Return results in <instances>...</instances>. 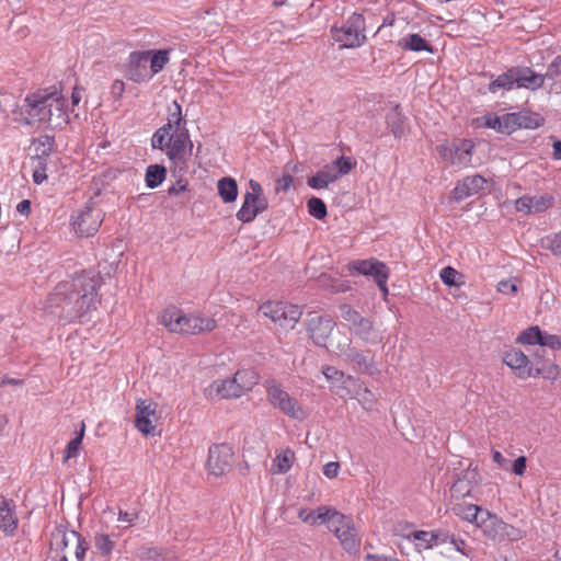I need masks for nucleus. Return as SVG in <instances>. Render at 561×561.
I'll list each match as a JSON object with an SVG mask.
<instances>
[{"instance_id":"42","label":"nucleus","mask_w":561,"mask_h":561,"mask_svg":"<svg viewBox=\"0 0 561 561\" xmlns=\"http://www.w3.org/2000/svg\"><path fill=\"white\" fill-rule=\"evenodd\" d=\"M136 557L142 561H164L163 549L157 547H140Z\"/></svg>"},{"instance_id":"62","label":"nucleus","mask_w":561,"mask_h":561,"mask_svg":"<svg viewBox=\"0 0 561 561\" xmlns=\"http://www.w3.org/2000/svg\"><path fill=\"white\" fill-rule=\"evenodd\" d=\"M36 169L33 172V181L35 184H42L46 179V167L42 165L41 161H36Z\"/></svg>"},{"instance_id":"41","label":"nucleus","mask_w":561,"mask_h":561,"mask_svg":"<svg viewBox=\"0 0 561 561\" xmlns=\"http://www.w3.org/2000/svg\"><path fill=\"white\" fill-rule=\"evenodd\" d=\"M294 459L295 453L289 448L278 454L274 460L277 467L275 472L286 473L287 471H289L293 466Z\"/></svg>"},{"instance_id":"16","label":"nucleus","mask_w":561,"mask_h":561,"mask_svg":"<svg viewBox=\"0 0 561 561\" xmlns=\"http://www.w3.org/2000/svg\"><path fill=\"white\" fill-rule=\"evenodd\" d=\"M101 222L100 213L91 207H87L78 214L72 222V227L80 237H91L98 232Z\"/></svg>"},{"instance_id":"58","label":"nucleus","mask_w":561,"mask_h":561,"mask_svg":"<svg viewBox=\"0 0 561 561\" xmlns=\"http://www.w3.org/2000/svg\"><path fill=\"white\" fill-rule=\"evenodd\" d=\"M188 191V182L186 180H183L182 178H180L175 184L171 185L169 188H168V194L170 196H178L180 195L181 193H184Z\"/></svg>"},{"instance_id":"29","label":"nucleus","mask_w":561,"mask_h":561,"mask_svg":"<svg viewBox=\"0 0 561 561\" xmlns=\"http://www.w3.org/2000/svg\"><path fill=\"white\" fill-rule=\"evenodd\" d=\"M337 180V174L333 172V167L325 164L322 169L307 180V184L313 190L328 187L330 183Z\"/></svg>"},{"instance_id":"13","label":"nucleus","mask_w":561,"mask_h":561,"mask_svg":"<svg viewBox=\"0 0 561 561\" xmlns=\"http://www.w3.org/2000/svg\"><path fill=\"white\" fill-rule=\"evenodd\" d=\"M353 266L359 274L371 276L382 294H388L389 267L383 262L370 259L354 262Z\"/></svg>"},{"instance_id":"45","label":"nucleus","mask_w":561,"mask_h":561,"mask_svg":"<svg viewBox=\"0 0 561 561\" xmlns=\"http://www.w3.org/2000/svg\"><path fill=\"white\" fill-rule=\"evenodd\" d=\"M461 278H463V275L451 266H446L440 272V279L448 287L463 284L462 280L459 282Z\"/></svg>"},{"instance_id":"54","label":"nucleus","mask_w":561,"mask_h":561,"mask_svg":"<svg viewBox=\"0 0 561 561\" xmlns=\"http://www.w3.org/2000/svg\"><path fill=\"white\" fill-rule=\"evenodd\" d=\"M502 533H503V541L504 540L515 541V540H519L524 537V534L519 528L514 527L513 525H510L507 523H504V529L502 530Z\"/></svg>"},{"instance_id":"25","label":"nucleus","mask_w":561,"mask_h":561,"mask_svg":"<svg viewBox=\"0 0 561 561\" xmlns=\"http://www.w3.org/2000/svg\"><path fill=\"white\" fill-rule=\"evenodd\" d=\"M32 146L35 150V161H41L42 165H47L49 156L51 154L55 147V137L51 135H41L33 139Z\"/></svg>"},{"instance_id":"11","label":"nucleus","mask_w":561,"mask_h":561,"mask_svg":"<svg viewBox=\"0 0 561 561\" xmlns=\"http://www.w3.org/2000/svg\"><path fill=\"white\" fill-rule=\"evenodd\" d=\"M474 144L470 139H456L449 145H440L437 147L439 156L447 162L466 167L472 157Z\"/></svg>"},{"instance_id":"28","label":"nucleus","mask_w":561,"mask_h":561,"mask_svg":"<svg viewBox=\"0 0 561 561\" xmlns=\"http://www.w3.org/2000/svg\"><path fill=\"white\" fill-rule=\"evenodd\" d=\"M335 536L347 552L356 551L360 545V538L358 537L353 519L350 524L342 526V530Z\"/></svg>"},{"instance_id":"48","label":"nucleus","mask_w":561,"mask_h":561,"mask_svg":"<svg viewBox=\"0 0 561 561\" xmlns=\"http://www.w3.org/2000/svg\"><path fill=\"white\" fill-rule=\"evenodd\" d=\"M476 476H477V471L473 470V471H467L465 474H463V479H460L458 478L453 486H451V492H455V493H458L460 494L461 496H466V495H469L470 492H471V488L470 486H465L463 485V480H468V482H470V480H474L476 479Z\"/></svg>"},{"instance_id":"33","label":"nucleus","mask_w":561,"mask_h":561,"mask_svg":"<svg viewBox=\"0 0 561 561\" xmlns=\"http://www.w3.org/2000/svg\"><path fill=\"white\" fill-rule=\"evenodd\" d=\"M149 54L150 73L152 77L163 70L165 65L169 62V49H150L144 50Z\"/></svg>"},{"instance_id":"5","label":"nucleus","mask_w":561,"mask_h":561,"mask_svg":"<svg viewBox=\"0 0 561 561\" xmlns=\"http://www.w3.org/2000/svg\"><path fill=\"white\" fill-rule=\"evenodd\" d=\"M364 31V16L357 13H354L341 27L335 25L331 27L333 39L341 43V46L345 48L360 46L366 39Z\"/></svg>"},{"instance_id":"1","label":"nucleus","mask_w":561,"mask_h":561,"mask_svg":"<svg viewBox=\"0 0 561 561\" xmlns=\"http://www.w3.org/2000/svg\"><path fill=\"white\" fill-rule=\"evenodd\" d=\"M101 276L93 271H83L68 280L59 283L47 298V306L59 318L72 322H82L92 309H95Z\"/></svg>"},{"instance_id":"7","label":"nucleus","mask_w":561,"mask_h":561,"mask_svg":"<svg viewBox=\"0 0 561 561\" xmlns=\"http://www.w3.org/2000/svg\"><path fill=\"white\" fill-rule=\"evenodd\" d=\"M265 388L267 400L274 408L279 409L284 414L293 419L301 420L305 417V412L298 404V401L283 390L279 382L274 379L266 380Z\"/></svg>"},{"instance_id":"12","label":"nucleus","mask_w":561,"mask_h":561,"mask_svg":"<svg viewBox=\"0 0 561 561\" xmlns=\"http://www.w3.org/2000/svg\"><path fill=\"white\" fill-rule=\"evenodd\" d=\"M149 54L144 50L131 51L128 58V62L124 66V75L127 80L136 83L149 81L152 78V73L148 68Z\"/></svg>"},{"instance_id":"19","label":"nucleus","mask_w":561,"mask_h":561,"mask_svg":"<svg viewBox=\"0 0 561 561\" xmlns=\"http://www.w3.org/2000/svg\"><path fill=\"white\" fill-rule=\"evenodd\" d=\"M253 388V381H249L242 386L237 385V381L232 378L224 379V380H215L210 387V393L213 391L216 392L219 399H230V398H239L244 392L251 390Z\"/></svg>"},{"instance_id":"40","label":"nucleus","mask_w":561,"mask_h":561,"mask_svg":"<svg viewBox=\"0 0 561 561\" xmlns=\"http://www.w3.org/2000/svg\"><path fill=\"white\" fill-rule=\"evenodd\" d=\"M308 213L318 220H322L328 215V208L325 203L316 196H312L307 202Z\"/></svg>"},{"instance_id":"27","label":"nucleus","mask_w":561,"mask_h":561,"mask_svg":"<svg viewBox=\"0 0 561 561\" xmlns=\"http://www.w3.org/2000/svg\"><path fill=\"white\" fill-rule=\"evenodd\" d=\"M165 154L172 164H185L191 156L188 154V144L179 138H171Z\"/></svg>"},{"instance_id":"10","label":"nucleus","mask_w":561,"mask_h":561,"mask_svg":"<svg viewBox=\"0 0 561 561\" xmlns=\"http://www.w3.org/2000/svg\"><path fill=\"white\" fill-rule=\"evenodd\" d=\"M234 451L230 444H214L208 449L207 468L210 474L221 477L232 468Z\"/></svg>"},{"instance_id":"9","label":"nucleus","mask_w":561,"mask_h":561,"mask_svg":"<svg viewBox=\"0 0 561 561\" xmlns=\"http://www.w3.org/2000/svg\"><path fill=\"white\" fill-rule=\"evenodd\" d=\"M332 352L344 356L346 360L352 363L353 368L358 373L373 376L379 371L374 357L352 347L350 339H345L343 344L339 343Z\"/></svg>"},{"instance_id":"18","label":"nucleus","mask_w":561,"mask_h":561,"mask_svg":"<svg viewBox=\"0 0 561 561\" xmlns=\"http://www.w3.org/2000/svg\"><path fill=\"white\" fill-rule=\"evenodd\" d=\"M486 183L488 181L480 174L466 176L462 181L458 182L456 187L451 191V197L456 202H461L485 190Z\"/></svg>"},{"instance_id":"20","label":"nucleus","mask_w":561,"mask_h":561,"mask_svg":"<svg viewBox=\"0 0 561 561\" xmlns=\"http://www.w3.org/2000/svg\"><path fill=\"white\" fill-rule=\"evenodd\" d=\"M541 367L547 371L549 370V376L547 375L548 373H545L536 374L531 377H542L545 379L554 380L560 374L559 366L554 364L552 358L547 357V351L545 348H538L533 354L531 359L529 358V370L531 373H536L537 368L541 369Z\"/></svg>"},{"instance_id":"61","label":"nucleus","mask_w":561,"mask_h":561,"mask_svg":"<svg viewBox=\"0 0 561 561\" xmlns=\"http://www.w3.org/2000/svg\"><path fill=\"white\" fill-rule=\"evenodd\" d=\"M333 512H336V510L328 507V506H320L317 508V518H319L320 523H327L329 524L332 519Z\"/></svg>"},{"instance_id":"39","label":"nucleus","mask_w":561,"mask_h":561,"mask_svg":"<svg viewBox=\"0 0 561 561\" xmlns=\"http://www.w3.org/2000/svg\"><path fill=\"white\" fill-rule=\"evenodd\" d=\"M328 165L333 167V172L337 174L339 179L342 175L348 174L356 167V161H354L351 157L341 156Z\"/></svg>"},{"instance_id":"60","label":"nucleus","mask_w":561,"mask_h":561,"mask_svg":"<svg viewBox=\"0 0 561 561\" xmlns=\"http://www.w3.org/2000/svg\"><path fill=\"white\" fill-rule=\"evenodd\" d=\"M558 75H561V56H558L553 59V61L548 66L546 77L549 79H554Z\"/></svg>"},{"instance_id":"47","label":"nucleus","mask_w":561,"mask_h":561,"mask_svg":"<svg viewBox=\"0 0 561 561\" xmlns=\"http://www.w3.org/2000/svg\"><path fill=\"white\" fill-rule=\"evenodd\" d=\"M517 113H507L501 117L502 128L501 134L511 135L513 131L519 129Z\"/></svg>"},{"instance_id":"26","label":"nucleus","mask_w":561,"mask_h":561,"mask_svg":"<svg viewBox=\"0 0 561 561\" xmlns=\"http://www.w3.org/2000/svg\"><path fill=\"white\" fill-rule=\"evenodd\" d=\"M486 519L482 522V533L483 535L493 541H503V533L504 523L501 518H499L495 514L485 513Z\"/></svg>"},{"instance_id":"14","label":"nucleus","mask_w":561,"mask_h":561,"mask_svg":"<svg viewBox=\"0 0 561 561\" xmlns=\"http://www.w3.org/2000/svg\"><path fill=\"white\" fill-rule=\"evenodd\" d=\"M502 360L505 365L511 367L518 378L525 379L536 374H545L547 370L541 367L537 368L536 373L529 370V357L518 348H508L504 351ZM549 373V370H548ZM549 376V374H547Z\"/></svg>"},{"instance_id":"64","label":"nucleus","mask_w":561,"mask_h":561,"mask_svg":"<svg viewBox=\"0 0 561 561\" xmlns=\"http://www.w3.org/2000/svg\"><path fill=\"white\" fill-rule=\"evenodd\" d=\"M527 459L525 456L517 457L512 463V471L516 476H523L526 471Z\"/></svg>"},{"instance_id":"22","label":"nucleus","mask_w":561,"mask_h":561,"mask_svg":"<svg viewBox=\"0 0 561 561\" xmlns=\"http://www.w3.org/2000/svg\"><path fill=\"white\" fill-rule=\"evenodd\" d=\"M514 84L518 88H526L530 90L539 89L545 83V76L536 73L529 67H513Z\"/></svg>"},{"instance_id":"56","label":"nucleus","mask_w":561,"mask_h":561,"mask_svg":"<svg viewBox=\"0 0 561 561\" xmlns=\"http://www.w3.org/2000/svg\"><path fill=\"white\" fill-rule=\"evenodd\" d=\"M450 535L445 530H432L430 531V541L432 547L440 543H445L449 540Z\"/></svg>"},{"instance_id":"21","label":"nucleus","mask_w":561,"mask_h":561,"mask_svg":"<svg viewBox=\"0 0 561 561\" xmlns=\"http://www.w3.org/2000/svg\"><path fill=\"white\" fill-rule=\"evenodd\" d=\"M350 330L366 344L375 345L382 341V335L369 318L362 316L353 325H350Z\"/></svg>"},{"instance_id":"55","label":"nucleus","mask_w":561,"mask_h":561,"mask_svg":"<svg viewBox=\"0 0 561 561\" xmlns=\"http://www.w3.org/2000/svg\"><path fill=\"white\" fill-rule=\"evenodd\" d=\"M171 135H172V138H174V139L179 138L183 141L187 142L188 144V154H192L193 142L190 138V133L186 127L179 126V129L173 128V130L171 131Z\"/></svg>"},{"instance_id":"24","label":"nucleus","mask_w":561,"mask_h":561,"mask_svg":"<svg viewBox=\"0 0 561 561\" xmlns=\"http://www.w3.org/2000/svg\"><path fill=\"white\" fill-rule=\"evenodd\" d=\"M386 124L396 138H401L407 130V117L402 114L400 104L394 105L386 115Z\"/></svg>"},{"instance_id":"3","label":"nucleus","mask_w":561,"mask_h":561,"mask_svg":"<svg viewBox=\"0 0 561 561\" xmlns=\"http://www.w3.org/2000/svg\"><path fill=\"white\" fill-rule=\"evenodd\" d=\"M88 549V542L76 530L57 526L50 534L49 552L54 561H69L68 558L71 554L77 561H83Z\"/></svg>"},{"instance_id":"23","label":"nucleus","mask_w":561,"mask_h":561,"mask_svg":"<svg viewBox=\"0 0 561 561\" xmlns=\"http://www.w3.org/2000/svg\"><path fill=\"white\" fill-rule=\"evenodd\" d=\"M18 528L15 503L5 496H0V529L7 535H13Z\"/></svg>"},{"instance_id":"57","label":"nucleus","mask_w":561,"mask_h":561,"mask_svg":"<svg viewBox=\"0 0 561 561\" xmlns=\"http://www.w3.org/2000/svg\"><path fill=\"white\" fill-rule=\"evenodd\" d=\"M484 128H491L501 134L502 123L501 117L496 114L490 113L485 115Z\"/></svg>"},{"instance_id":"8","label":"nucleus","mask_w":561,"mask_h":561,"mask_svg":"<svg viewBox=\"0 0 561 561\" xmlns=\"http://www.w3.org/2000/svg\"><path fill=\"white\" fill-rule=\"evenodd\" d=\"M334 327L335 323L331 318L319 316L316 312L308 313L306 329L309 337L317 346L325 347L330 352L335 350L332 343L328 345V340Z\"/></svg>"},{"instance_id":"4","label":"nucleus","mask_w":561,"mask_h":561,"mask_svg":"<svg viewBox=\"0 0 561 561\" xmlns=\"http://www.w3.org/2000/svg\"><path fill=\"white\" fill-rule=\"evenodd\" d=\"M161 323L169 331L182 334H199L210 332L216 328V321L213 318L186 316L174 306L164 309L161 316Z\"/></svg>"},{"instance_id":"49","label":"nucleus","mask_w":561,"mask_h":561,"mask_svg":"<svg viewBox=\"0 0 561 561\" xmlns=\"http://www.w3.org/2000/svg\"><path fill=\"white\" fill-rule=\"evenodd\" d=\"M332 519L328 524V528L333 531L335 535L339 534L342 530V526H345L346 524H350L353 519L351 516H346L340 512H333L331 514Z\"/></svg>"},{"instance_id":"35","label":"nucleus","mask_w":561,"mask_h":561,"mask_svg":"<svg viewBox=\"0 0 561 561\" xmlns=\"http://www.w3.org/2000/svg\"><path fill=\"white\" fill-rule=\"evenodd\" d=\"M479 511L480 506L476 504H468L466 502L457 503L453 506V512L456 516L471 524L477 522Z\"/></svg>"},{"instance_id":"17","label":"nucleus","mask_w":561,"mask_h":561,"mask_svg":"<svg viewBox=\"0 0 561 561\" xmlns=\"http://www.w3.org/2000/svg\"><path fill=\"white\" fill-rule=\"evenodd\" d=\"M268 201L265 195L262 196H243L241 208L237 213V219L243 224L252 222L255 217L266 210Z\"/></svg>"},{"instance_id":"63","label":"nucleus","mask_w":561,"mask_h":561,"mask_svg":"<svg viewBox=\"0 0 561 561\" xmlns=\"http://www.w3.org/2000/svg\"><path fill=\"white\" fill-rule=\"evenodd\" d=\"M125 91V83L122 80H115L111 87V95L114 101L122 99Z\"/></svg>"},{"instance_id":"34","label":"nucleus","mask_w":561,"mask_h":561,"mask_svg":"<svg viewBox=\"0 0 561 561\" xmlns=\"http://www.w3.org/2000/svg\"><path fill=\"white\" fill-rule=\"evenodd\" d=\"M171 138V125H162L153 133L151 137L152 149H158L167 152Z\"/></svg>"},{"instance_id":"32","label":"nucleus","mask_w":561,"mask_h":561,"mask_svg":"<svg viewBox=\"0 0 561 561\" xmlns=\"http://www.w3.org/2000/svg\"><path fill=\"white\" fill-rule=\"evenodd\" d=\"M218 195L225 203H232L238 197V183L233 178L225 176L217 183Z\"/></svg>"},{"instance_id":"31","label":"nucleus","mask_w":561,"mask_h":561,"mask_svg":"<svg viewBox=\"0 0 561 561\" xmlns=\"http://www.w3.org/2000/svg\"><path fill=\"white\" fill-rule=\"evenodd\" d=\"M168 174V169L163 164H150L146 169L145 182L147 187L156 188L160 186Z\"/></svg>"},{"instance_id":"50","label":"nucleus","mask_w":561,"mask_h":561,"mask_svg":"<svg viewBox=\"0 0 561 561\" xmlns=\"http://www.w3.org/2000/svg\"><path fill=\"white\" fill-rule=\"evenodd\" d=\"M233 380L237 381V385L242 386L248 383L249 381H253V386L257 382V376L253 370L250 369H239L232 377Z\"/></svg>"},{"instance_id":"36","label":"nucleus","mask_w":561,"mask_h":561,"mask_svg":"<svg viewBox=\"0 0 561 561\" xmlns=\"http://www.w3.org/2000/svg\"><path fill=\"white\" fill-rule=\"evenodd\" d=\"M514 87L513 67L489 83V91L496 93L500 89L512 90Z\"/></svg>"},{"instance_id":"2","label":"nucleus","mask_w":561,"mask_h":561,"mask_svg":"<svg viewBox=\"0 0 561 561\" xmlns=\"http://www.w3.org/2000/svg\"><path fill=\"white\" fill-rule=\"evenodd\" d=\"M25 111L23 108L13 111L15 117L22 125L30 126L35 122L51 123L54 121L53 107L58 112V118L67 122L68 114L65 110V100L57 92L48 93L46 90H38L26 95Z\"/></svg>"},{"instance_id":"59","label":"nucleus","mask_w":561,"mask_h":561,"mask_svg":"<svg viewBox=\"0 0 561 561\" xmlns=\"http://www.w3.org/2000/svg\"><path fill=\"white\" fill-rule=\"evenodd\" d=\"M531 198L530 196H522L519 198L516 199L515 202V208L517 211H524L526 214H533V209H531Z\"/></svg>"},{"instance_id":"30","label":"nucleus","mask_w":561,"mask_h":561,"mask_svg":"<svg viewBox=\"0 0 561 561\" xmlns=\"http://www.w3.org/2000/svg\"><path fill=\"white\" fill-rule=\"evenodd\" d=\"M398 46L401 47L403 50L410 51H434L433 46L417 33L409 34L405 37L401 38L398 42Z\"/></svg>"},{"instance_id":"46","label":"nucleus","mask_w":561,"mask_h":561,"mask_svg":"<svg viewBox=\"0 0 561 561\" xmlns=\"http://www.w3.org/2000/svg\"><path fill=\"white\" fill-rule=\"evenodd\" d=\"M531 198V209L534 214L542 213L550 208L553 205L554 197L550 194H545L541 196H530Z\"/></svg>"},{"instance_id":"44","label":"nucleus","mask_w":561,"mask_h":561,"mask_svg":"<svg viewBox=\"0 0 561 561\" xmlns=\"http://www.w3.org/2000/svg\"><path fill=\"white\" fill-rule=\"evenodd\" d=\"M94 546L99 553L106 557L112 553L115 542L105 534H96L94 537Z\"/></svg>"},{"instance_id":"43","label":"nucleus","mask_w":561,"mask_h":561,"mask_svg":"<svg viewBox=\"0 0 561 561\" xmlns=\"http://www.w3.org/2000/svg\"><path fill=\"white\" fill-rule=\"evenodd\" d=\"M84 423H82L81 428L79 432H76V437L70 439V442L67 444L65 449V460H68L70 458H73L78 455V451L81 447L82 439L84 436Z\"/></svg>"},{"instance_id":"6","label":"nucleus","mask_w":561,"mask_h":561,"mask_svg":"<svg viewBox=\"0 0 561 561\" xmlns=\"http://www.w3.org/2000/svg\"><path fill=\"white\" fill-rule=\"evenodd\" d=\"M260 311L271 318L283 329H294L295 324L299 321L302 311L298 306L289 305L283 301H265L260 306Z\"/></svg>"},{"instance_id":"37","label":"nucleus","mask_w":561,"mask_h":561,"mask_svg":"<svg viewBox=\"0 0 561 561\" xmlns=\"http://www.w3.org/2000/svg\"><path fill=\"white\" fill-rule=\"evenodd\" d=\"M518 127L527 129H536L545 124V118L538 113L517 112Z\"/></svg>"},{"instance_id":"15","label":"nucleus","mask_w":561,"mask_h":561,"mask_svg":"<svg viewBox=\"0 0 561 561\" xmlns=\"http://www.w3.org/2000/svg\"><path fill=\"white\" fill-rule=\"evenodd\" d=\"M157 407L154 402L147 403L140 400L136 407L135 426L144 435H154L156 426L153 422L157 420Z\"/></svg>"},{"instance_id":"53","label":"nucleus","mask_w":561,"mask_h":561,"mask_svg":"<svg viewBox=\"0 0 561 561\" xmlns=\"http://www.w3.org/2000/svg\"><path fill=\"white\" fill-rule=\"evenodd\" d=\"M173 104L175 106V112L170 113L168 122L165 123L171 125V131L173 130V128L179 129V126H181L183 122L185 123V119L183 118L182 115L181 105L176 101H174Z\"/></svg>"},{"instance_id":"38","label":"nucleus","mask_w":561,"mask_h":561,"mask_svg":"<svg viewBox=\"0 0 561 561\" xmlns=\"http://www.w3.org/2000/svg\"><path fill=\"white\" fill-rule=\"evenodd\" d=\"M543 331L538 325L529 327L528 329L524 330L516 341L522 344H528V345H539L542 341Z\"/></svg>"},{"instance_id":"51","label":"nucleus","mask_w":561,"mask_h":561,"mask_svg":"<svg viewBox=\"0 0 561 561\" xmlns=\"http://www.w3.org/2000/svg\"><path fill=\"white\" fill-rule=\"evenodd\" d=\"M341 318L353 325L362 314L355 310L351 305L343 304L340 306Z\"/></svg>"},{"instance_id":"52","label":"nucleus","mask_w":561,"mask_h":561,"mask_svg":"<svg viewBox=\"0 0 561 561\" xmlns=\"http://www.w3.org/2000/svg\"><path fill=\"white\" fill-rule=\"evenodd\" d=\"M549 347L552 351L561 350V336L549 334L543 331L540 348Z\"/></svg>"}]
</instances>
